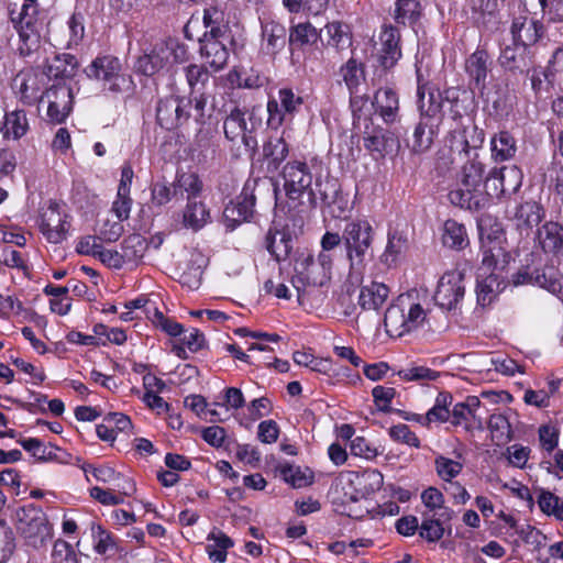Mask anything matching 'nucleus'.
<instances>
[{"label":"nucleus","instance_id":"1","mask_svg":"<svg viewBox=\"0 0 563 563\" xmlns=\"http://www.w3.org/2000/svg\"><path fill=\"white\" fill-rule=\"evenodd\" d=\"M462 163L459 173V188L449 192L452 205L462 209L479 211L489 203V191L482 189L484 180L487 181L486 165L481 154H474Z\"/></svg>","mask_w":563,"mask_h":563},{"label":"nucleus","instance_id":"2","mask_svg":"<svg viewBox=\"0 0 563 563\" xmlns=\"http://www.w3.org/2000/svg\"><path fill=\"white\" fill-rule=\"evenodd\" d=\"M280 176L289 208L307 212L317 207V194L312 189L313 176L305 161H289L283 166Z\"/></svg>","mask_w":563,"mask_h":563},{"label":"nucleus","instance_id":"3","mask_svg":"<svg viewBox=\"0 0 563 563\" xmlns=\"http://www.w3.org/2000/svg\"><path fill=\"white\" fill-rule=\"evenodd\" d=\"M418 106L420 110V121L416 125L412 139L408 146L415 154H422L430 150L434 137L438 135L439 126L443 121L444 113L442 110L441 93L429 92L426 99L424 90L418 86L417 90Z\"/></svg>","mask_w":563,"mask_h":563},{"label":"nucleus","instance_id":"4","mask_svg":"<svg viewBox=\"0 0 563 563\" xmlns=\"http://www.w3.org/2000/svg\"><path fill=\"white\" fill-rule=\"evenodd\" d=\"M419 292L412 289L401 294L387 308L384 316L386 332L402 336L423 324L427 312L418 301Z\"/></svg>","mask_w":563,"mask_h":563},{"label":"nucleus","instance_id":"5","mask_svg":"<svg viewBox=\"0 0 563 563\" xmlns=\"http://www.w3.org/2000/svg\"><path fill=\"white\" fill-rule=\"evenodd\" d=\"M262 125V120L257 118L254 111H243L240 108H233L223 122L225 137L235 142L241 139L245 148L254 155L258 147L256 130Z\"/></svg>","mask_w":563,"mask_h":563},{"label":"nucleus","instance_id":"6","mask_svg":"<svg viewBox=\"0 0 563 563\" xmlns=\"http://www.w3.org/2000/svg\"><path fill=\"white\" fill-rule=\"evenodd\" d=\"M16 529L33 548H41L51 538V526L44 511L34 504L15 511Z\"/></svg>","mask_w":563,"mask_h":563},{"label":"nucleus","instance_id":"7","mask_svg":"<svg viewBox=\"0 0 563 563\" xmlns=\"http://www.w3.org/2000/svg\"><path fill=\"white\" fill-rule=\"evenodd\" d=\"M375 231L367 220L356 219L346 222L342 239L351 266L362 264L371 254Z\"/></svg>","mask_w":563,"mask_h":563},{"label":"nucleus","instance_id":"8","mask_svg":"<svg viewBox=\"0 0 563 563\" xmlns=\"http://www.w3.org/2000/svg\"><path fill=\"white\" fill-rule=\"evenodd\" d=\"M24 1L18 15L15 16L14 12H12L11 19L18 29L19 37L22 42L19 52L22 56H29L38 47L43 23L38 18L40 12L36 0Z\"/></svg>","mask_w":563,"mask_h":563},{"label":"nucleus","instance_id":"9","mask_svg":"<svg viewBox=\"0 0 563 563\" xmlns=\"http://www.w3.org/2000/svg\"><path fill=\"white\" fill-rule=\"evenodd\" d=\"M533 258V254H530ZM511 283L514 286H539L553 295H559L563 290L562 275L554 266L539 265L526 261V264L518 268L516 273L511 275Z\"/></svg>","mask_w":563,"mask_h":563},{"label":"nucleus","instance_id":"10","mask_svg":"<svg viewBox=\"0 0 563 563\" xmlns=\"http://www.w3.org/2000/svg\"><path fill=\"white\" fill-rule=\"evenodd\" d=\"M485 133L475 124L462 125L450 132L449 147L454 159L463 161L479 154L484 144Z\"/></svg>","mask_w":563,"mask_h":563},{"label":"nucleus","instance_id":"11","mask_svg":"<svg viewBox=\"0 0 563 563\" xmlns=\"http://www.w3.org/2000/svg\"><path fill=\"white\" fill-rule=\"evenodd\" d=\"M377 65L385 71L393 69L402 57L401 34L398 26L384 24L378 35Z\"/></svg>","mask_w":563,"mask_h":563},{"label":"nucleus","instance_id":"12","mask_svg":"<svg viewBox=\"0 0 563 563\" xmlns=\"http://www.w3.org/2000/svg\"><path fill=\"white\" fill-rule=\"evenodd\" d=\"M472 23L483 32L494 33L503 23L498 0H467Z\"/></svg>","mask_w":563,"mask_h":563},{"label":"nucleus","instance_id":"13","mask_svg":"<svg viewBox=\"0 0 563 563\" xmlns=\"http://www.w3.org/2000/svg\"><path fill=\"white\" fill-rule=\"evenodd\" d=\"M256 197L254 188L249 183L242 189V192L230 201L223 210V220L229 230H234L239 224L250 221L254 216Z\"/></svg>","mask_w":563,"mask_h":563},{"label":"nucleus","instance_id":"14","mask_svg":"<svg viewBox=\"0 0 563 563\" xmlns=\"http://www.w3.org/2000/svg\"><path fill=\"white\" fill-rule=\"evenodd\" d=\"M512 43L531 48L542 41L547 34L544 24L529 15L515 16L510 24Z\"/></svg>","mask_w":563,"mask_h":563},{"label":"nucleus","instance_id":"15","mask_svg":"<svg viewBox=\"0 0 563 563\" xmlns=\"http://www.w3.org/2000/svg\"><path fill=\"white\" fill-rule=\"evenodd\" d=\"M85 73L89 78L108 84V89L111 91H120L121 86L125 82V78L121 74V63L119 58L110 55L97 57L85 69Z\"/></svg>","mask_w":563,"mask_h":563},{"label":"nucleus","instance_id":"16","mask_svg":"<svg viewBox=\"0 0 563 563\" xmlns=\"http://www.w3.org/2000/svg\"><path fill=\"white\" fill-rule=\"evenodd\" d=\"M463 279L464 275L459 271L444 274L440 278L434 294L437 305L449 311L455 309L464 297L465 286Z\"/></svg>","mask_w":563,"mask_h":563},{"label":"nucleus","instance_id":"17","mask_svg":"<svg viewBox=\"0 0 563 563\" xmlns=\"http://www.w3.org/2000/svg\"><path fill=\"white\" fill-rule=\"evenodd\" d=\"M363 145L375 159L397 152L400 146L399 139L389 130L382 126H366L363 135Z\"/></svg>","mask_w":563,"mask_h":563},{"label":"nucleus","instance_id":"18","mask_svg":"<svg viewBox=\"0 0 563 563\" xmlns=\"http://www.w3.org/2000/svg\"><path fill=\"white\" fill-rule=\"evenodd\" d=\"M44 97L47 99V117L53 123H62L68 117L73 104V91L66 84H56L48 88Z\"/></svg>","mask_w":563,"mask_h":563},{"label":"nucleus","instance_id":"19","mask_svg":"<svg viewBox=\"0 0 563 563\" xmlns=\"http://www.w3.org/2000/svg\"><path fill=\"white\" fill-rule=\"evenodd\" d=\"M498 62L506 71L512 75H525L534 65L530 49L515 43L501 48Z\"/></svg>","mask_w":563,"mask_h":563},{"label":"nucleus","instance_id":"20","mask_svg":"<svg viewBox=\"0 0 563 563\" xmlns=\"http://www.w3.org/2000/svg\"><path fill=\"white\" fill-rule=\"evenodd\" d=\"M43 86L44 75L32 70L19 73L12 84L20 101L26 106H33L44 98Z\"/></svg>","mask_w":563,"mask_h":563},{"label":"nucleus","instance_id":"21","mask_svg":"<svg viewBox=\"0 0 563 563\" xmlns=\"http://www.w3.org/2000/svg\"><path fill=\"white\" fill-rule=\"evenodd\" d=\"M538 245L545 254L563 257V225L556 221H547L536 233Z\"/></svg>","mask_w":563,"mask_h":563},{"label":"nucleus","instance_id":"22","mask_svg":"<svg viewBox=\"0 0 563 563\" xmlns=\"http://www.w3.org/2000/svg\"><path fill=\"white\" fill-rule=\"evenodd\" d=\"M176 98V120L177 128L183 126L194 117L198 124H205V110L207 106V97L199 93L194 97H175Z\"/></svg>","mask_w":563,"mask_h":563},{"label":"nucleus","instance_id":"23","mask_svg":"<svg viewBox=\"0 0 563 563\" xmlns=\"http://www.w3.org/2000/svg\"><path fill=\"white\" fill-rule=\"evenodd\" d=\"M262 49L273 58L284 49L287 43L286 26L277 21L262 22Z\"/></svg>","mask_w":563,"mask_h":563},{"label":"nucleus","instance_id":"24","mask_svg":"<svg viewBox=\"0 0 563 563\" xmlns=\"http://www.w3.org/2000/svg\"><path fill=\"white\" fill-rule=\"evenodd\" d=\"M522 179L523 174L516 165L494 167L487 174V184L499 183L503 195L516 194L522 185Z\"/></svg>","mask_w":563,"mask_h":563},{"label":"nucleus","instance_id":"25","mask_svg":"<svg viewBox=\"0 0 563 563\" xmlns=\"http://www.w3.org/2000/svg\"><path fill=\"white\" fill-rule=\"evenodd\" d=\"M63 218L56 207H49L42 216L41 232L48 242L58 244L66 239L69 223Z\"/></svg>","mask_w":563,"mask_h":563},{"label":"nucleus","instance_id":"26","mask_svg":"<svg viewBox=\"0 0 563 563\" xmlns=\"http://www.w3.org/2000/svg\"><path fill=\"white\" fill-rule=\"evenodd\" d=\"M545 211L543 207L536 201H525L515 208L512 220L515 221L517 230L529 232L534 227H538L543 220Z\"/></svg>","mask_w":563,"mask_h":563},{"label":"nucleus","instance_id":"27","mask_svg":"<svg viewBox=\"0 0 563 563\" xmlns=\"http://www.w3.org/2000/svg\"><path fill=\"white\" fill-rule=\"evenodd\" d=\"M199 51L201 57L213 71H219L227 66L230 53L223 41L201 38Z\"/></svg>","mask_w":563,"mask_h":563},{"label":"nucleus","instance_id":"28","mask_svg":"<svg viewBox=\"0 0 563 563\" xmlns=\"http://www.w3.org/2000/svg\"><path fill=\"white\" fill-rule=\"evenodd\" d=\"M265 247L276 262L286 261L292 250L291 234L284 230L271 228L265 236Z\"/></svg>","mask_w":563,"mask_h":563},{"label":"nucleus","instance_id":"29","mask_svg":"<svg viewBox=\"0 0 563 563\" xmlns=\"http://www.w3.org/2000/svg\"><path fill=\"white\" fill-rule=\"evenodd\" d=\"M325 32L328 38L325 46L333 48L336 53H342L353 44V34L350 26L341 21L328 22L321 30Z\"/></svg>","mask_w":563,"mask_h":563},{"label":"nucleus","instance_id":"30","mask_svg":"<svg viewBox=\"0 0 563 563\" xmlns=\"http://www.w3.org/2000/svg\"><path fill=\"white\" fill-rule=\"evenodd\" d=\"M210 210L207 208L202 200H190L187 201L181 212V223L184 228L199 231L208 222H210Z\"/></svg>","mask_w":563,"mask_h":563},{"label":"nucleus","instance_id":"31","mask_svg":"<svg viewBox=\"0 0 563 563\" xmlns=\"http://www.w3.org/2000/svg\"><path fill=\"white\" fill-rule=\"evenodd\" d=\"M492 158L495 162H505L515 158L518 144L514 134L507 130L495 133L490 140Z\"/></svg>","mask_w":563,"mask_h":563},{"label":"nucleus","instance_id":"32","mask_svg":"<svg viewBox=\"0 0 563 563\" xmlns=\"http://www.w3.org/2000/svg\"><path fill=\"white\" fill-rule=\"evenodd\" d=\"M172 187L177 199L187 201L197 200L202 192V181L196 173H177Z\"/></svg>","mask_w":563,"mask_h":563},{"label":"nucleus","instance_id":"33","mask_svg":"<svg viewBox=\"0 0 563 563\" xmlns=\"http://www.w3.org/2000/svg\"><path fill=\"white\" fill-rule=\"evenodd\" d=\"M289 155V144L284 136L269 137L263 145V158L271 173L277 172Z\"/></svg>","mask_w":563,"mask_h":563},{"label":"nucleus","instance_id":"34","mask_svg":"<svg viewBox=\"0 0 563 563\" xmlns=\"http://www.w3.org/2000/svg\"><path fill=\"white\" fill-rule=\"evenodd\" d=\"M532 91L536 95L537 99H548L552 97V91L554 89L555 78L552 73H550L547 68H542L541 66H537L536 64L532 66L530 70L526 73Z\"/></svg>","mask_w":563,"mask_h":563},{"label":"nucleus","instance_id":"35","mask_svg":"<svg viewBox=\"0 0 563 563\" xmlns=\"http://www.w3.org/2000/svg\"><path fill=\"white\" fill-rule=\"evenodd\" d=\"M389 295V288L377 282H372L369 285L362 287L358 295V305L363 310L380 309L386 302Z\"/></svg>","mask_w":563,"mask_h":563},{"label":"nucleus","instance_id":"36","mask_svg":"<svg viewBox=\"0 0 563 563\" xmlns=\"http://www.w3.org/2000/svg\"><path fill=\"white\" fill-rule=\"evenodd\" d=\"M372 103L386 123L396 121L399 102L397 93L391 88L386 87L377 90Z\"/></svg>","mask_w":563,"mask_h":563},{"label":"nucleus","instance_id":"37","mask_svg":"<svg viewBox=\"0 0 563 563\" xmlns=\"http://www.w3.org/2000/svg\"><path fill=\"white\" fill-rule=\"evenodd\" d=\"M488 54L484 49H476L465 62V70L475 87L482 89L486 85L488 75Z\"/></svg>","mask_w":563,"mask_h":563},{"label":"nucleus","instance_id":"38","mask_svg":"<svg viewBox=\"0 0 563 563\" xmlns=\"http://www.w3.org/2000/svg\"><path fill=\"white\" fill-rule=\"evenodd\" d=\"M339 74L342 77L350 95L357 93L360 91L361 84L365 81L366 78L365 65L353 56L340 67Z\"/></svg>","mask_w":563,"mask_h":563},{"label":"nucleus","instance_id":"39","mask_svg":"<svg viewBox=\"0 0 563 563\" xmlns=\"http://www.w3.org/2000/svg\"><path fill=\"white\" fill-rule=\"evenodd\" d=\"M481 245H501L505 235L503 224L489 214H483L477 220Z\"/></svg>","mask_w":563,"mask_h":563},{"label":"nucleus","instance_id":"40","mask_svg":"<svg viewBox=\"0 0 563 563\" xmlns=\"http://www.w3.org/2000/svg\"><path fill=\"white\" fill-rule=\"evenodd\" d=\"M320 36L321 30L318 31L310 22L295 24L289 29L290 49L313 45Z\"/></svg>","mask_w":563,"mask_h":563},{"label":"nucleus","instance_id":"41","mask_svg":"<svg viewBox=\"0 0 563 563\" xmlns=\"http://www.w3.org/2000/svg\"><path fill=\"white\" fill-rule=\"evenodd\" d=\"M90 530L95 543L93 548L98 554L113 556L121 553L120 545L112 533L96 522L91 523Z\"/></svg>","mask_w":563,"mask_h":563},{"label":"nucleus","instance_id":"42","mask_svg":"<svg viewBox=\"0 0 563 563\" xmlns=\"http://www.w3.org/2000/svg\"><path fill=\"white\" fill-rule=\"evenodd\" d=\"M442 243L452 250H463L468 244L466 229L463 224L449 219L443 224Z\"/></svg>","mask_w":563,"mask_h":563},{"label":"nucleus","instance_id":"43","mask_svg":"<svg viewBox=\"0 0 563 563\" xmlns=\"http://www.w3.org/2000/svg\"><path fill=\"white\" fill-rule=\"evenodd\" d=\"M207 540L209 543L206 547V551L209 559L214 563H223L227 559L228 549L234 544L233 540L221 530L211 532Z\"/></svg>","mask_w":563,"mask_h":563},{"label":"nucleus","instance_id":"44","mask_svg":"<svg viewBox=\"0 0 563 563\" xmlns=\"http://www.w3.org/2000/svg\"><path fill=\"white\" fill-rule=\"evenodd\" d=\"M408 249V239L405 233L393 230L388 232L386 249L382 255V262L387 266L396 264L398 258Z\"/></svg>","mask_w":563,"mask_h":563},{"label":"nucleus","instance_id":"45","mask_svg":"<svg viewBox=\"0 0 563 563\" xmlns=\"http://www.w3.org/2000/svg\"><path fill=\"white\" fill-rule=\"evenodd\" d=\"M421 11L418 0H397L393 18L397 24L413 25L420 19Z\"/></svg>","mask_w":563,"mask_h":563},{"label":"nucleus","instance_id":"46","mask_svg":"<svg viewBox=\"0 0 563 563\" xmlns=\"http://www.w3.org/2000/svg\"><path fill=\"white\" fill-rule=\"evenodd\" d=\"M77 67L78 62L74 55L59 54L47 65L46 75L54 78H71L76 74Z\"/></svg>","mask_w":563,"mask_h":563},{"label":"nucleus","instance_id":"47","mask_svg":"<svg viewBox=\"0 0 563 563\" xmlns=\"http://www.w3.org/2000/svg\"><path fill=\"white\" fill-rule=\"evenodd\" d=\"M184 74L190 88V96L203 93L202 90L211 77L209 70L203 65L189 64L184 67Z\"/></svg>","mask_w":563,"mask_h":563},{"label":"nucleus","instance_id":"48","mask_svg":"<svg viewBox=\"0 0 563 563\" xmlns=\"http://www.w3.org/2000/svg\"><path fill=\"white\" fill-rule=\"evenodd\" d=\"M492 440L497 444H506L512 439L511 424L504 413H493L488 419Z\"/></svg>","mask_w":563,"mask_h":563},{"label":"nucleus","instance_id":"49","mask_svg":"<svg viewBox=\"0 0 563 563\" xmlns=\"http://www.w3.org/2000/svg\"><path fill=\"white\" fill-rule=\"evenodd\" d=\"M29 130V122L23 110H14L4 117L3 135L13 140L21 139Z\"/></svg>","mask_w":563,"mask_h":563},{"label":"nucleus","instance_id":"50","mask_svg":"<svg viewBox=\"0 0 563 563\" xmlns=\"http://www.w3.org/2000/svg\"><path fill=\"white\" fill-rule=\"evenodd\" d=\"M176 98L169 96L165 99H161L156 108L157 123L165 130L172 131L177 129V115H176Z\"/></svg>","mask_w":563,"mask_h":563},{"label":"nucleus","instance_id":"51","mask_svg":"<svg viewBox=\"0 0 563 563\" xmlns=\"http://www.w3.org/2000/svg\"><path fill=\"white\" fill-rule=\"evenodd\" d=\"M166 51L165 49H152L148 54H144L139 57L136 62L137 71L142 73L145 76H153L157 71H159L166 63Z\"/></svg>","mask_w":563,"mask_h":563},{"label":"nucleus","instance_id":"52","mask_svg":"<svg viewBox=\"0 0 563 563\" xmlns=\"http://www.w3.org/2000/svg\"><path fill=\"white\" fill-rule=\"evenodd\" d=\"M283 479L294 488L306 487L313 482V473L309 470H301L299 466L285 464L279 467Z\"/></svg>","mask_w":563,"mask_h":563},{"label":"nucleus","instance_id":"53","mask_svg":"<svg viewBox=\"0 0 563 563\" xmlns=\"http://www.w3.org/2000/svg\"><path fill=\"white\" fill-rule=\"evenodd\" d=\"M483 258L482 265L488 271L497 269L499 266L504 267L510 258V254L505 251L503 245H481Z\"/></svg>","mask_w":563,"mask_h":563},{"label":"nucleus","instance_id":"54","mask_svg":"<svg viewBox=\"0 0 563 563\" xmlns=\"http://www.w3.org/2000/svg\"><path fill=\"white\" fill-rule=\"evenodd\" d=\"M446 530L450 534L451 526H443L441 520H437L433 516L423 515L422 521L419 525V536L430 543H435L441 540Z\"/></svg>","mask_w":563,"mask_h":563},{"label":"nucleus","instance_id":"55","mask_svg":"<svg viewBox=\"0 0 563 563\" xmlns=\"http://www.w3.org/2000/svg\"><path fill=\"white\" fill-rule=\"evenodd\" d=\"M147 247L146 239L137 233L128 235L121 243L122 253L126 262L142 258Z\"/></svg>","mask_w":563,"mask_h":563},{"label":"nucleus","instance_id":"56","mask_svg":"<svg viewBox=\"0 0 563 563\" xmlns=\"http://www.w3.org/2000/svg\"><path fill=\"white\" fill-rule=\"evenodd\" d=\"M540 510L547 516H553L556 520L563 521V500L553 493L540 489L538 496Z\"/></svg>","mask_w":563,"mask_h":563},{"label":"nucleus","instance_id":"57","mask_svg":"<svg viewBox=\"0 0 563 563\" xmlns=\"http://www.w3.org/2000/svg\"><path fill=\"white\" fill-rule=\"evenodd\" d=\"M19 443L38 461H51L57 457L55 451L58 450V448L53 444H49L48 446L44 445L40 439H22L19 440Z\"/></svg>","mask_w":563,"mask_h":563},{"label":"nucleus","instance_id":"58","mask_svg":"<svg viewBox=\"0 0 563 563\" xmlns=\"http://www.w3.org/2000/svg\"><path fill=\"white\" fill-rule=\"evenodd\" d=\"M498 286V278L494 274H489L486 278L479 280L476 287L477 302L482 307L490 305L496 296V288Z\"/></svg>","mask_w":563,"mask_h":563},{"label":"nucleus","instance_id":"59","mask_svg":"<svg viewBox=\"0 0 563 563\" xmlns=\"http://www.w3.org/2000/svg\"><path fill=\"white\" fill-rule=\"evenodd\" d=\"M434 465L438 476L445 482H451L463 470V464L461 462L443 455L435 457Z\"/></svg>","mask_w":563,"mask_h":563},{"label":"nucleus","instance_id":"60","mask_svg":"<svg viewBox=\"0 0 563 563\" xmlns=\"http://www.w3.org/2000/svg\"><path fill=\"white\" fill-rule=\"evenodd\" d=\"M15 549V537L12 528L0 519V563L7 562Z\"/></svg>","mask_w":563,"mask_h":563},{"label":"nucleus","instance_id":"61","mask_svg":"<svg viewBox=\"0 0 563 563\" xmlns=\"http://www.w3.org/2000/svg\"><path fill=\"white\" fill-rule=\"evenodd\" d=\"M177 195L173 194L172 184L156 181L151 186V202L154 207L161 208L167 205Z\"/></svg>","mask_w":563,"mask_h":563},{"label":"nucleus","instance_id":"62","mask_svg":"<svg viewBox=\"0 0 563 563\" xmlns=\"http://www.w3.org/2000/svg\"><path fill=\"white\" fill-rule=\"evenodd\" d=\"M439 375V372L426 366H413L398 372V376L408 382L435 380Z\"/></svg>","mask_w":563,"mask_h":563},{"label":"nucleus","instance_id":"63","mask_svg":"<svg viewBox=\"0 0 563 563\" xmlns=\"http://www.w3.org/2000/svg\"><path fill=\"white\" fill-rule=\"evenodd\" d=\"M396 395V390L393 387H385V386H375L372 389V396L374 398V402L378 407L379 411L383 412H393L396 411L390 407V402L394 399Z\"/></svg>","mask_w":563,"mask_h":563},{"label":"nucleus","instance_id":"64","mask_svg":"<svg viewBox=\"0 0 563 563\" xmlns=\"http://www.w3.org/2000/svg\"><path fill=\"white\" fill-rule=\"evenodd\" d=\"M52 559L54 563H78L71 545L64 540H57L54 543Z\"/></svg>","mask_w":563,"mask_h":563}]
</instances>
